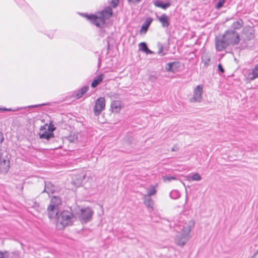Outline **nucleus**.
<instances>
[{"label":"nucleus","mask_w":258,"mask_h":258,"mask_svg":"<svg viewBox=\"0 0 258 258\" xmlns=\"http://www.w3.org/2000/svg\"><path fill=\"white\" fill-rule=\"evenodd\" d=\"M78 209L79 211L76 212L75 214L81 223L86 224L90 222L94 213L92 209L89 207L81 209L78 207Z\"/></svg>","instance_id":"nucleus-4"},{"label":"nucleus","mask_w":258,"mask_h":258,"mask_svg":"<svg viewBox=\"0 0 258 258\" xmlns=\"http://www.w3.org/2000/svg\"><path fill=\"white\" fill-rule=\"evenodd\" d=\"M55 190V187L49 181L44 182V189L42 192H46L48 195L53 194Z\"/></svg>","instance_id":"nucleus-15"},{"label":"nucleus","mask_w":258,"mask_h":258,"mask_svg":"<svg viewBox=\"0 0 258 258\" xmlns=\"http://www.w3.org/2000/svg\"><path fill=\"white\" fill-rule=\"evenodd\" d=\"M100 60H101L100 57H99V58H98V61H99V63H100Z\"/></svg>","instance_id":"nucleus-50"},{"label":"nucleus","mask_w":258,"mask_h":258,"mask_svg":"<svg viewBox=\"0 0 258 258\" xmlns=\"http://www.w3.org/2000/svg\"><path fill=\"white\" fill-rule=\"evenodd\" d=\"M48 37L50 38H52L53 37V34H52L51 35H48Z\"/></svg>","instance_id":"nucleus-49"},{"label":"nucleus","mask_w":258,"mask_h":258,"mask_svg":"<svg viewBox=\"0 0 258 258\" xmlns=\"http://www.w3.org/2000/svg\"><path fill=\"white\" fill-rule=\"evenodd\" d=\"M90 22L98 27H102L106 23V20L109 19L112 15V10L110 7H107L98 13V15L83 13L82 14Z\"/></svg>","instance_id":"nucleus-2"},{"label":"nucleus","mask_w":258,"mask_h":258,"mask_svg":"<svg viewBox=\"0 0 258 258\" xmlns=\"http://www.w3.org/2000/svg\"><path fill=\"white\" fill-rule=\"evenodd\" d=\"M75 220L74 214L69 211L64 210L60 213L57 217L56 227L59 230L71 226Z\"/></svg>","instance_id":"nucleus-3"},{"label":"nucleus","mask_w":258,"mask_h":258,"mask_svg":"<svg viewBox=\"0 0 258 258\" xmlns=\"http://www.w3.org/2000/svg\"><path fill=\"white\" fill-rule=\"evenodd\" d=\"M48 216L49 219L55 218L58 213V208L54 207V206L49 205L47 207Z\"/></svg>","instance_id":"nucleus-12"},{"label":"nucleus","mask_w":258,"mask_h":258,"mask_svg":"<svg viewBox=\"0 0 258 258\" xmlns=\"http://www.w3.org/2000/svg\"><path fill=\"white\" fill-rule=\"evenodd\" d=\"M178 150H179V148L177 145H174L171 149V151L172 152H176V151H177Z\"/></svg>","instance_id":"nucleus-41"},{"label":"nucleus","mask_w":258,"mask_h":258,"mask_svg":"<svg viewBox=\"0 0 258 258\" xmlns=\"http://www.w3.org/2000/svg\"><path fill=\"white\" fill-rule=\"evenodd\" d=\"M121 102L118 100L113 101L111 104V108L113 112L118 113L121 108Z\"/></svg>","instance_id":"nucleus-18"},{"label":"nucleus","mask_w":258,"mask_h":258,"mask_svg":"<svg viewBox=\"0 0 258 258\" xmlns=\"http://www.w3.org/2000/svg\"><path fill=\"white\" fill-rule=\"evenodd\" d=\"M47 124H45V126H41L40 127V131H43L44 130H45L44 132L42 133H39V138L40 139H46L47 141L49 140L51 138L54 137V134L53 133L49 132L48 131L46 130L45 126H46Z\"/></svg>","instance_id":"nucleus-11"},{"label":"nucleus","mask_w":258,"mask_h":258,"mask_svg":"<svg viewBox=\"0 0 258 258\" xmlns=\"http://www.w3.org/2000/svg\"><path fill=\"white\" fill-rule=\"evenodd\" d=\"M210 61V58H209L207 59L206 60H205V61H204L205 65V66H208L209 64Z\"/></svg>","instance_id":"nucleus-44"},{"label":"nucleus","mask_w":258,"mask_h":258,"mask_svg":"<svg viewBox=\"0 0 258 258\" xmlns=\"http://www.w3.org/2000/svg\"><path fill=\"white\" fill-rule=\"evenodd\" d=\"M215 41L216 49L218 51H221L229 46V44L227 42L226 39L224 38L223 35L222 36L216 37Z\"/></svg>","instance_id":"nucleus-7"},{"label":"nucleus","mask_w":258,"mask_h":258,"mask_svg":"<svg viewBox=\"0 0 258 258\" xmlns=\"http://www.w3.org/2000/svg\"><path fill=\"white\" fill-rule=\"evenodd\" d=\"M46 105V104H37V105H30V106H27V107H18V108H14V109L7 108H6V107H4V108H1L0 111H17L20 110L21 109H26L27 108H35V107H40V106H44V105Z\"/></svg>","instance_id":"nucleus-13"},{"label":"nucleus","mask_w":258,"mask_h":258,"mask_svg":"<svg viewBox=\"0 0 258 258\" xmlns=\"http://www.w3.org/2000/svg\"><path fill=\"white\" fill-rule=\"evenodd\" d=\"M157 79V77L155 75H150L149 77V81L152 82H155Z\"/></svg>","instance_id":"nucleus-36"},{"label":"nucleus","mask_w":258,"mask_h":258,"mask_svg":"<svg viewBox=\"0 0 258 258\" xmlns=\"http://www.w3.org/2000/svg\"><path fill=\"white\" fill-rule=\"evenodd\" d=\"M169 195L171 199L174 200L178 199L180 196V192L177 190H172Z\"/></svg>","instance_id":"nucleus-28"},{"label":"nucleus","mask_w":258,"mask_h":258,"mask_svg":"<svg viewBox=\"0 0 258 258\" xmlns=\"http://www.w3.org/2000/svg\"><path fill=\"white\" fill-rule=\"evenodd\" d=\"M77 139V137H72V136H70V137H68V140L70 141V142H75V141Z\"/></svg>","instance_id":"nucleus-40"},{"label":"nucleus","mask_w":258,"mask_h":258,"mask_svg":"<svg viewBox=\"0 0 258 258\" xmlns=\"http://www.w3.org/2000/svg\"><path fill=\"white\" fill-rule=\"evenodd\" d=\"M153 21V19L149 17L146 19L144 23L143 24L141 30H140V33H146L147 32L148 28L151 25V23Z\"/></svg>","instance_id":"nucleus-17"},{"label":"nucleus","mask_w":258,"mask_h":258,"mask_svg":"<svg viewBox=\"0 0 258 258\" xmlns=\"http://www.w3.org/2000/svg\"><path fill=\"white\" fill-rule=\"evenodd\" d=\"M158 53L159 54L161 55V56L164 55L165 54V53L163 52V49H164L163 45L161 43H159L158 44Z\"/></svg>","instance_id":"nucleus-32"},{"label":"nucleus","mask_w":258,"mask_h":258,"mask_svg":"<svg viewBox=\"0 0 258 258\" xmlns=\"http://www.w3.org/2000/svg\"><path fill=\"white\" fill-rule=\"evenodd\" d=\"M61 199L57 196H53L51 199L49 205L54 206V207H58L61 204Z\"/></svg>","instance_id":"nucleus-21"},{"label":"nucleus","mask_w":258,"mask_h":258,"mask_svg":"<svg viewBox=\"0 0 258 258\" xmlns=\"http://www.w3.org/2000/svg\"><path fill=\"white\" fill-rule=\"evenodd\" d=\"M147 194L145 196L151 197L154 195L157 192L155 187L153 185L150 186L149 188H147Z\"/></svg>","instance_id":"nucleus-27"},{"label":"nucleus","mask_w":258,"mask_h":258,"mask_svg":"<svg viewBox=\"0 0 258 258\" xmlns=\"http://www.w3.org/2000/svg\"><path fill=\"white\" fill-rule=\"evenodd\" d=\"M113 41V38L111 37H108L106 39V42H107V53H108V50L110 49V42Z\"/></svg>","instance_id":"nucleus-33"},{"label":"nucleus","mask_w":258,"mask_h":258,"mask_svg":"<svg viewBox=\"0 0 258 258\" xmlns=\"http://www.w3.org/2000/svg\"><path fill=\"white\" fill-rule=\"evenodd\" d=\"M113 8H115L117 6L119 3V0H111L110 2Z\"/></svg>","instance_id":"nucleus-37"},{"label":"nucleus","mask_w":258,"mask_h":258,"mask_svg":"<svg viewBox=\"0 0 258 258\" xmlns=\"http://www.w3.org/2000/svg\"><path fill=\"white\" fill-rule=\"evenodd\" d=\"M157 18L161 24L162 27L168 28L170 25V18L165 14L160 16H157Z\"/></svg>","instance_id":"nucleus-10"},{"label":"nucleus","mask_w":258,"mask_h":258,"mask_svg":"<svg viewBox=\"0 0 258 258\" xmlns=\"http://www.w3.org/2000/svg\"><path fill=\"white\" fill-rule=\"evenodd\" d=\"M218 70L220 73L223 74L225 72L224 69L223 68L222 65L221 63L218 64Z\"/></svg>","instance_id":"nucleus-38"},{"label":"nucleus","mask_w":258,"mask_h":258,"mask_svg":"<svg viewBox=\"0 0 258 258\" xmlns=\"http://www.w3.org/2000/svg\"><path fill=\"white\" fill-rule=\"evenodd\" d=\"M258 78V63L255 65L252 69V72L248 75V79L250 80H253Z\"/></svg>","instance_id":"nucleus-22"},{"label":"nucleus","mask_w":258,"mask_h":258,"mask_svg":"<svg viewBox=\"0 0 258 258\" xmlns=\"http://www.w3.org/2000/svg\"><path fill=\"white\" fill-rule=\"evenodd\" d=\"M0 168L5 172L7 173L10 169V161L0 158Z\"/></svg>","instance_id":"nucleus-16"},{"label":"nucleus","mask_w":258,"mask_h":258,"mask_svg":"<svg viewBox=\"0 0 258 258\" xmlns=\"http://www.w3.org/2000/svg\"><path fill=\"white\" fill-rule=\"evenodd\" d=\"M104 78L103 74H101L95 78L91 83V87L93 88H96L103 81Z\"/></svg>","instance_id":"nucleus-23"},{"label":"nucleus","mask_w":258,"mask_h":258,"mask_svg":"<svg viewBox=\"0 0 258 258\" xmlns=\"http://www.w3.org/2000/svg\"><path fill=\"white\" fill-rule=\"evenodd\" d=\"M3 153L2 152L1 149H0V158L2 157Z\"/></svg>","instance_id":"nucleus-48"},{"label":"nucleus","mask_w":258,"mask_h":258,"mask_svg":"<svg viewBox=\"0 0 258 258\" xmlns=\"http://www.w3.org/2000/svg\"><path fill=\"white\" fill-rule=\"evenodd\" d=\"M139 50L143 52L146 53V54H153L154 52L148 47L147 44L146 42H142L139 43Z\"/></svg>","instance_id":"nucleus-19"},{"label":"nucleus","mask_w":258,"mask_h":258,"mask_svg":"<svg viewBox=\"0 0 258 258\" xmlns=\"http://www.w3.org/2000/svg\"><path fill=\"white\" fill-rule=\"evenodd\" d=\"M154 4L156 7L161 8L163 10L167 9L171 6V3L170 2L164 3L162 1L159 0L155 1Z\"/></svg>","instance_id":"nucleus-20"},{"label":"nucleus","mask_w":258,"mask_h":258,"mask_svg":"<svg viewBox=\"0 0 258 258\" xmlns=\"http://www.w3.org/2000/svg\"><path fill=\"white\" fill-rule=\"evenodd\" d=\"M251 258H258V250L256 252L252 255Z\"/></svg>","instance_id":"nucleus-45"},{"label":"nucleus","mask_w":258,"mask_h":258,"mask_svg":"<svg viewBox=\"0 0 258 258\" xmlns=\"http://www.w3.org/2000/svg\"><path fill=\"white\" fill-rule=\"evenodd\" d=\"M174 221L176 227L175 230H181L178 232L176 235L175 240L176 243L179 245L183 246L189 240V234L191 228L195 225V222L193 220H190L187 223H184L178 218H174Z\"/></svg>","instance_id":"nucleus-1"},{"label":"nucleus","mask_w":258,"mask_h":258,"mask_svg":"<svg viewBox=\"0 0 258 258\" xmlns=\"http://www.w3.org/2000/svg\"><path fill=\"white\" fill-rule=\"evenodd\" d=\"M56 129V127L54 126V125L52 124L51 123H50L49 124L48 126L47 131L49 132L53 133V131H54Z\"/></svg>","instance_id":"nucleus-34"},{"label":"nucleus","mask_w":258,"mask_h":258,"mask_svg":"<svg viewBox=\"0 0 258 258\" xmlns=\"http://www.w3.org/2000/svg\"><path fill=\"white\" fill-rule=\"evenodd\" d=\"M82 179H80V180H78V182H77V184H78V185L81 184V182H82ZM72 183H73V184H76V182H75L74 181H73L72 182Z\"/></svg>","instance_id":"nucleus-46"},{"label":"nucleus","mask_w":258,"mask_h":258,"mask_svg":"<svg viewBox=\"0 0 258 258\" xmlns=\"http://www.w3.org/2000/svg\"><path fill=\"white\" fill-rule=\"evenodd\" d=\"M8 256V252L5 251L4 252L0 251V258H7Z\"/></svg>","instance_id":"nucleus-39"},{"label":"nucleus","mask_w":258,"mask_h":258,"mask_svg":"<svg viewBox=\"0 0 258 258\" xmlns=\"http://www.w3.org/2000/svg\"><path fill=\"white\" fill-rule=\"evenodd\" d=\"M105 107V100L104 97L98 98L95 102L93 107L94 114L96 116L99 115Z\"/></svg>","instance_id":"nucleus-6"},{"label":"nucleus","mask_w":258,"mask_h":258,"mask_svg":"<svg viewBox=\"0 0 258 258\" xmlns=\"http://www.w3.org/2000/svg\"><path fill=\"white\" fill-rule=\"evenodd\" d=\"M188 180L200 181L202 179V177L198 173H194L190 174L186 176Z\"/></svg>","instance_id":"nucleus-24"},{"label":"nucleus","mask_w":258,"mask_h":258,"mask_svg":"<svg viewBox=\"0 0 258 258\" xmlns=\"http://www.w3.org/2000/svg\"><path fill=\"white\" fill-rule=\"evenodd\" d=\"M241 47L242 48H246V47H247L248 46L247 45H246V44H241Z\"/></svg>","instance_id":"nucleus-47"},{"label":"nucleus","mask_w":258,"mask_h":258,"mask_svg":"<svg viewBox=\"0 0 258 258\" xmlns=\"http://www.w3.org/2000/svg\"><path fill=\"white\" fill-rule=\"evenodd\" d=\"M250 32H249V35L247 36L246 38H244L245 40H250L252 38L254 37V33L252 30H250Z\"/></svg>","instance_id":"nucleus-35"},{"label":"nucleus","mask_w":258,"mask_h":258,"mask_svg":"<svg viewBox=\"0 0 258 258\" xmlns=\"http://www.w3.org/2000/svg\"><path fill=\"white\" fill-rule=\"evenodd\" d=\"M223 35L229 45L237 44L240 40L238 33L234 30H227Z\"/></svg>","instance_id":"nucleus-5"},{"label":"nucleus","mask_w":258,"mask_h":258,"mask_svg":"<svg viewBox=\"0 0 258 258\" xmlns=\"http://www.w3.org/2000/svg\"><path fill=\"white\" fill-rule=\"evenodd\" d=\"M243 21L241 19H239L237 21L233 22L232 27L234 29H239L241 28L243 25Z\"/></svg>","instance_id":"nucleus-26"},{"label":"nucleus","mask_w":258,"mask_h":258,"mask_svg":"<svg viewBox=\"0 0 258 258\" xmlns=\"http://www.w3.org/2000/svg\"><path fill=\"white\" fill-rule=\"evenodd\" d=\"M4 140V138L3 135V133L0 132V144L2 143Z\"/></svg>","instance_id":"nucleus-42"},{"label":"nucleus","mask_w":258,"mask_h":258,"mask_svg":"<svg viewBox=\"0 0 258 258\" xmlns=\"http://www.w3.org/2000/svg\"><path fill=\"white\" fill-rule=\"evenodd\" d=\"M181 67V63L177 61L170 62L166 64L165 69L167 72L175 73L179 70Z\"/></svg>","instance_id":"nucleus-9"},{"label":"nucleus","mask_w":258,"mask_h":258,"mask_svg":"<svg viewBox=\"0 0 258 258\" xmlns=\"http://www.w3.org/2000/svg\"><path fill=\"white\" fill-rule=\"evenodd\" d=\"M226 0H215V8L217 9H220L221 8L223 5L225 3Z\"/></svg>","instance_id":"nucleus-29"},{"label":"nucleus","mask_w":258,"mask_h":258,"mask_svg":"<svg viewBox=\"0 0 258 258\" xmlns=\"http://www.w3.org/2000/svg\"><path fill=\"white\" fill-rule=\"evenodd\" d=\"M128 2L133 3H139L141 2L142 0H127Z\"/></svg>","instance_id":"nucleus-43"},{"label":"nucleus","mask_w":258,"mask_h":258,"mask_svg":"<svg viewBox=\"0 0 258 258\" xmlns=\"http://www.w3.org/2000/svg\"><path fill=\"white\" fill-rule=\"evenodd\" d=\"M89 89V86H84L80 89L76 91L74 93L73 96L76 99H79L81 98L83 96V95H84L88 91Z\"/></svg>","instance_id":"nucleus-14"},{"label":"nucleus","mask_w":258,"mask_h":258,"mask_svg":"<svg viewBox=\"0 0 258 258\" xmlns=\"http://www.w3.org/2000/svg\"><path fill=\"white\" fill-rule=\"evenodd\" d=\"M144 203L147 207L153 208L154 202L150 197L145 196Z\"/></svg>","instance_id":"nucleus-25"},{"label":"nucleus","mask_w":258,"mask_h":258,"mask_svg":"<svg viewBox=\"0 0 258 258\" xmlns=\"http://www.w3.org/2000/svg\"><path fill=\"white\" fill-rule=\"evenodd\" d=\"M9 258H19V253L18 251H14L11 253L8 252V256H7Z\"/></svg>","instance_id":"nucleus-31"},{"label":"nucleus","mask_w":258,"mask_h":258,"mask_svg":"<svg viewBox=\"0 0 258 258\" xmlns=\"http://www.w3.org/2000/svg\"><path fill=\"white\" fill-rule=\"evenodd\" d=\"M203 87L202 85L197 86L194 91V95L190 99V102H200L202 101Z\"/></svg>","instance_id":"nucleus-8"},{"label":"nucleus","mask_w":258,"mask_h":258,"mask_svg":"<svg viewBox=\"0 0 258 258\" xmlns=\"http://www.w3.org/2000/svg\"><path fill=\"white\" fill-rule=\"evenodd\" d=\"M162 179L164 182H166V181H171L172 180H176L177 178L175 177V176L167 175L163 176Z\"/></svg>","instance_id":"nucleus-30"}]
</instances>
